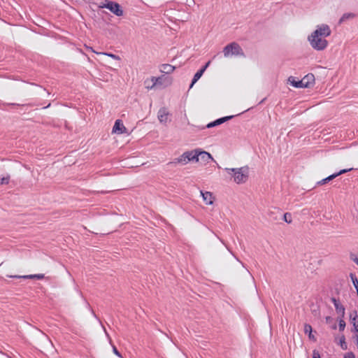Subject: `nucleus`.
<instances>
[{
  "label": "nucleus",
  "mask_w": 358,
  "mask_h": 358,
  "mask_svg": "<svg viewBox=\"0 0 358 358\" xmlns=\"http://www.w3.org/2000/svg\"><path fill=\"white\" fill-rule=\"evenodd\" d=\"M199 162L206 164L208 163L210 159H213L211 155L206 151L199 149Z\"/></svg>",
  "instance_id": "13"
},
{
  "label": "nucleus",
  "mask_w": 358,
  "mask_h": 358,
  "mask_svg": "<svg viewBox=\"0 0 358 358\" xmlns=\"http://www.w3.org/2000/svg\"><path fill=\"white\" fill-rule=\"evenodd\" d=\"M201 195L202 196L203 201L207 205H211L213 203V194L210 192L201 191Z\"/></svg>",
  "instance_id": "14"
},
{
  "label": "nucleus",
  "mask_w": 358,
  "mask_h": 358,
  "mask_svg": "<svg viewBox=\"0 0 358 358\" xmlns=\"http://www.w3.org/2000/svg\"><path fill=\"white\" fill-rule=\"evenodd\" d=\"M206 69L207 68H206L205 66H203L201 69H199V71H201L202 73H203Z\"/></svg>",
  "instance_id": "35"
},
{
  "label": "nucleus",
  "mask_w": 358,
  "mask_h": 358,
  "mask_svg": "<svg viewBox=\"0 0 358 358\" xmlns=\"http://www.w3.org/2000/svg\"><path fill=\"white\" fill-rule=\"evenodd\" d=\"M34 279L37 280H42L44 278V274L38 273V274H34Z\"/></svg>",
  "instance_id": "29"
},
{
  "label": "nucleus",
  "mask_w": 358,
  "mask_h": 358,
  "mask_svg": "<svg viewBox=\"0 0 358 358\" xmlns=\"http://www.w3.org/2000/svg\"><path fill=\"white\" fill-rule=\"evenodd\" d=\"M355 17V14L352 13H344L342 17L339 20V24H342L345 22L347 20L353 18Z\"/></svg>",
  "instance_id": "20"
},
{
  "label": "nucleus",
  "mask_w": 358,
  "mask_h": 358,
  "mask_svg": "<svg viewBox=\"0 0 358 358\" xmlns=\"http://www.w3.org/2000/svg\"><path fill=\"white\" fill-rule=\"evenodd\" d=\"M113 352H114L115 355H116L117 356L121 357V355L120 353V352L117 350V348L115 346V345H113Z\"/></svg>",
  "instance_id": "31"
},
{
  "label": "nucleus",
  "mask_w": 358,
  "mask_h": 358,
  "mask_svg": "<svg viewBox=\"0 0 358 358\" xmlns=\"http://www.w3.org/2000/svg\"><path fill=\"white\" fill-rule=\"evenodd\" d=\"M353 326H354L353 331L356 333V341H357V348H358V329H357L358 322H357V324L356 322H354Z\"/></svg>",
  "instance_id": "28"
},
{
  "label": "nucleus",
  "mask_w": 358,
  "mask_h": 358,
  "mask_svg": "<svg viewBox=\"0 0 358 358\" xmlns=\"http://www.w3.org/2000/svg\"><path fill=\"white\" fill-rule=\"evenodd\" d=\"M224 56L229 57L230 56L243 55V52L241 46L235 42L226 45L223 49Z\"/></svg>",
  "instance_id": "3"
},
{
  "label": "nucleus",
  "mask_w": 358,
  "mask_h": 358,
  "mask_svg": "<svg viewBox=\"0 0 358 358\" xmlns=\"http://www.w3.org/2000/svg\"><path fill=\"white\" fill-rule=\"evenodd\" d=\"M345 322L343 320V318L340 317L338 321V328L339 331H343L345 329Z\"/></svg>",
  "instance_id": "26"
},
{
  "label": "nucleus",
  "mask_w": 358,
  "mask_h": 358,
  "mask_svg": "<svg viewBox=\"0 0 358 358\" xmlns=\"http://www.w3.org/2000/svg\"><path fill=\"white\" fill-rule=\"evenodd\" d=\"M313 358H321L320 352L317 350H314L313 351Z\"/></svg>",
  "instance_id": "30"
},
{
  "label": "nucleus",
  "mask_w": 358,
  "mask_h": 358,
  "mask_svg": "<svg viewBox=\"0 0 358 358\" xmlns=\"http://www.w3.org/2000/svg\"><path fill=\"white\" fill-rule=\"evenodd\" d=\"M330 27L327 24H320L317 27V29L313 32L315 33V36L318 34L324 38L329 36L331 34Z\"/></svg>",
  "instance_id": "6"
},
{
  "label": "nucleus",
  "mask_w": 358,
  "mask_h": 358,
  "mask_svg": "<svg viewBox=\"0 0 358 358\" xmlns=\"http://www.w3.org/2000/svg\"><path fill=\"white\" fill-rule=\"evenodd\" d=\"M353 169L352 168H350V169H342L338 173H334V174H331L329 176L322 179V180L319 181L317 182L318 185H324L326 184L327 182L331 181V180L334 179L335 178H336L337 176L341 175V174H343V173H345L348 171H352Z\"/></svg>",
  "instance_id": "8"
},
{
  "label": "nucleus",
  "mask_w": 358,
  "mask_h": 358,
  "mask_svg": "<svg viewBox=\"0 0 358 358\" xmlns=\"http://www.w3.org/2000/svg\"><path fill=\"white\" fill-rule=\"evenodd\" d=\"M304 332H305V334L308 335V338L310 340H311L313 341H316V338L312 333L313 329H312L311 325H310L309 324H305Z\"/></svg>",
  "instance_id": "18"
},
{
  "label": "nucleus",
  "mask_w": 358,
  "mask_h": 358,
  "mask_svg": "<svg viewBox=\"0 0 358 358\" xmlns=\"http://www.w3.org/2000/svg\"><path fill=\"white\" fill-rule=\"evenodd\" d=\"M340 344H341V347L342 349L345 350L347 348V345H346V343H345V338L344 336H343L340 338Z\"/></svg>",
  "instance_id": "27"
},
{
  "label": "nucleus",
  "mask_w": 358,
  "mask_h": 358,
  "mask_svg": "<svg viewBox=\"0 0 358 358\" xmlns=\"http://www.w3.org/2000/svg\"><path fill=\"white\" fill-rule=\"evenodd\" d=\"M331 301L334 303L336 311L340 315V317L343 318L345 313V307L340 303L339 300L334 297H332Z\"/></svg>",
  "instance_id": "7"
},
{
  "label": "nucleus",
  "mask_w": 358,
  "mask_h": 358,
  "mask_svg": "<svg viewBox=\"0 0 358 358\" xmlns=\"http://www.w3.org/2000/svg\"><path fill=\"white\" fill-rule=\"evenodd\" d=\"M3 106H20V104L18 103H3Z\"/></svg>",
  "instance_id": "33"
},
{
  "label": "nucleus",
  "mask_w": 358,
  "mask_h": 358,
  "mask_svg": "<svg viewBox=\"0 0 358 358\" xmlns=\"http://www.w3.org/2000/svg\"><path fill=\"white\" fill-rule=\"evenodd\" d=\"M169 113L165 107L161 108L157 113V117L161 123L166 124L168 122Z\"/></svg>",
  "instance_id": "9"
},
{
  "label": "nucleus",
  "mask_w": 358,
  "mask_h": 358,
  "mask_svg": "<svg viewBox=\"0 0 358 358\" xmlns=\"http://www.w3.org/2000/svg\"><path fill=\"white\" fill-rule=\"evenodd\" d=\"M108 55L112 58H117V57L113 54H108Z\"/></svg>",
  "instance_id": "34"
},
{
  "label": "nucleus",
  "mask_w": 358,
  "mask_h": 358,
  "mask_svg": "<svg viewBox=\"0 0 358 358\" xmlns=\"http://www.w3.org/2000/svg\"><path fill=\"white\" fill-rule=\"evenodd\" d=\"M304 81V84H306V87H309L311 85L314 84L315 77L312 73H309L304 76L302 79Z\"/></svg>",
  "instance_id": "16"
},
{
  "label": "nucleus",
  "mask_w": 358,
  "mask_h": 358,
  "mask_svg": "<svg viewBox=\"0 0 358 358\" xmlns=\"http://www.w3.org/2000/svg\"><path fill=\"white\" fill-rule=\"evenodd\" d=\"M203 73L201 71H198L194 76L193 79L192 80V83L189 87H192V86L197 82V80L202 76Z\"/></svg>",
  "instance_id": "21"
},
{
  "label": "nucleus",
  "mask_w": 358,
  "mask_h": 358,
  "mask_svg": "<svg viewBox=\"0 0 358 358\" xmlns=\"http://www.w3.org/2000/svg\"><path fill=\"white\" fill-rule=\"evenodd\" d=\"M12 278H24V279H34V274L26 275H10Z\"/></svg>",
  "instance_id": "22"
},
{
  "label": "nucleus",
  "mask_w": 358,
  "mask_h": 358,
  "mask_svg": "<svg viewBox=\"0 0 358 358\" xmlns=\"http://www.w3.org/2000/svg\"><path fill=\"white\" fill-rule=\"evenodd\" d=\"M234 117V115H229V116H226V117H223L221 118H218L216 120L208 123L206 125V127L211 128V127L220 125V124L227 122V120L232 119Z\"/></svg>",
  "instance_id": "10"
},
{
  "label": "nucleus",
  "mask_w": 358,
  "mask_h": 358,
  "mask_svg": "<svg viewBox=\"0 0 358 358\" xmlns=\"http://www.w3.org/2000/svg\"><path fill=\"white\" fill-rule=\"evenodd\" d=\"M189 157L188 151L183 152L180 157L175 158L173 161L170 162L169 165H173L179 164L180 165H186L189 161Z\"/></svg>",
  "instance_id": "5"
},
{
  "label": "nucleus",
  "mask_w": 358,
  "mask_h": 358,
  "mask_svg": "<svg viewBox=\"0 0 358 358\" xmlns=\"http://www.w3.org/2000/svg\"><path fill=\"white\" fill-rule=\"evenodd\" d=\"M162 77H152L151 78V82H152V85H147L146 87L148 89V90H150V89H152L154 88L155 86L157 85H162Z\"/></svg>",
  "instance_id": "17"
},
{
  "label": "nucleus",
  "mask_w": 358,
  "mask_h": 358,
  "mask_svg": "<svg viewBox=\"0 0 358 358\" xmlns=\"http://www.w3.org/2000/svg\"><path fill=\"white\" fill-rule=\"evenodd\" d=\"M289 84L296 88H303L306 87V84L302 80H296L295 77L290 76L288 78Z\"/></svg>",
  "instance_id": "12"
},
{
  "label": "nucleus",
  "mask_w": 358,
  "mask_h": 358,
  "mask_svg": "<svg viewBox=\"0 0 358 358\" xmlns=\"http://www.w3.org/2000/svg\"><path fill=\"white\" fill-rule=\"evenodd\" d=\"M350 277H351L354 287L358 292V280H357V277L352 273L350 274Z\"/></svg>",
  "instance_id": "25"
},
{
  "label": "nucleus",
  "mask_w": 358,
  "mask_h": 358,
  "mask_svg": "<svg viewBox=\"0 0 358 358\" xmlns=\"http://www.w3.org/2000/svg\"><path fill=\"white\" fill-rule=\"evenodd\" d=\"M10 181V175H7L5 177L0 178V185H8Z\"/></svg>",
  "instance_id": "23"
},
{
  "label": "nucleus",
  "mask_w": 358,
  "mask_h": 358,
  "mask_svg": "<svg viewBox=\"0 0 358 358\" xmlns=\"http://www.w3.org/2000/svg\"><path fill=\"white\" fill-rule=\"evenodd\" d=\"M210 63V61H208V62L205 64V67H206V68H207V67L209 66Z\"/></svg>",
  "instance_id": "36"
},
{
  "label": "nucleus",
  "mask_w": 358,
  "mask_h": 358,
  "mask_svg": "<svg viewBox=\"0 0 358 358\" xmlns=\"http://www.w3.org/2000/svg\"><path fill=\"white\" fill-rule=\"evenodd\" d=\"M225 171L234 177V180L237 184L244 183L248 178V166H243L241 168H226Z\"/></svg>",
  "instance_id": "1"
},
{
  "label": "nucleus",
  "mask_w": 358,
  "mask_h": 358,
  "mask_svg": "<svg viewBox=\"0 0 358 358\" xmlns=\"http://www.w3.org/2000/svg\"><path fill=\"white\" fill-rule=\"evenodd\" d=\"M283 220L287 223H291L292 222L291 213H285L283 215Z\"/></svg>",
  "instance_id": "24"
},
{
  "label": "nucleus",
  "mask_w": 358,
  "mask_h": 358,
  "mask_svg": "<svg viewBox=\"0 0 358 358\" xmlns=\"http://www.w3.org/2000/svg\"><path fill=\"white\" fill-rule=\"evenodd\" d=\"M50 106V104H48V106L46 107H44V108H48L49 106Z\"/></svg>",
  "instance_id": "37"
},
{
  "label": "nucleus",
  "mask_w": 358,
  "mask_h": 358,
  "mask_svg": "<svg viewBox=\"0 0 358 358\" xmlns=\"http://www.w3.org/2000/svg\"><path fill=\"white\" fill-rule=\"evenodd\" d=\"M175 69V67L171 64H164L162 65L160 71L164 73H172Z\"/></svg>",
  "instance_id": "19"
},
{
  "label": "nucleus",
  "mask_w": 358,
  "mask_h": 358,
  "mask_svg": "<svg viewBox=\"0 0 358 358\" xmlns=\"http://www.w3.org/2000/svg\"><path fill=\"white\" fill-rule=\"evenodd\" d=\"M189 157V161L193 162H199V149H195L193 150L188 151Z\"/></svg>",
  "instance_id": "15"
},
{
  "label": "nucleus",
  "mask_w": 358,
  "mask_h": 358,
  "mask_svg": "<svg viewBox=\"0 0 358 358\" xmlns=\"http://www.w3.org/2000/svg\"><path fill=\"white\" fill-rule=\"evenodd\" d=\"M99 8H107L118 17L123 15V10L120 5L114 1H107L106 3L99 5Z\"/></svg>",
  "instance_id": "4"
},
{
  "label": "nucleus",
  "mask_w": 358,
  "mask_h": 358,
  "mask_svg": "<svg viewBox=\"0 0 358 358\" xmlns=\"http://www.w3.org/2000/svg\"><path fill=\"white\" fill-rule=\"evenodd\" d=\"M344 358H355V356L354 353L348 352L345 355Z\"/></svg>",
  "instance_id": "32"
},
{
  "label": "nucleus",
  "mask_w": 358,
  "mask_h": 358,
  "mask_svg": "<svg viewBox=\"0 0 358 358\" xmlns=\"http://www.w3.org/2000/svg\"><path fill=\"white\" fill-rule=\"evenodd\" d=\"M126 130L125 127L120 120H117L113 127V132L117 134H123Z\"/></svg>",
  "instance_id": "11"
},
{
  "label": "nucleus",
  "mask_w": 358,
  "mask_h": 358,
  "mask_svg": "<svg viewBox=\"0 0 358 358\" xmlns=\"http://www.w3.org/2000/svg\"><path fill=\"white\" fill-rule=\"evenodd\" d=\"M315 36V33H312L311 35L308 36V41L311 47L316 50H324L328 45L327 41L318 34H317V36Z\"/></svg>",
  "instance_id": "2"
}]
</instances>
